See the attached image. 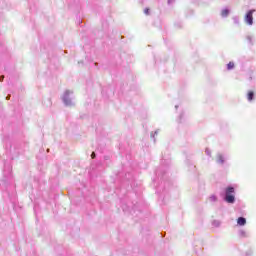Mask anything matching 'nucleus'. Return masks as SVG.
Masks as SVG:
<instances>
[{
    "label": "nucleus",
    "mask_w": 256,
    "mask_h": 256,
    "mask_svg": "<svg viewBox=\"0 0 256 256\" xmlns=\"http://www.w3.org/2000/svg\"><path fill=\"white\" fill-rule=\"evenodd\" d=\"M229 10H227V9H224V10H222V12L220 13V15H222V17H227L228 15H229Z\"/></svg>",
    "instance_id": "39448f33"
},
{
    "label": "nucleus",
    "mask_w": 256,
    "mask_h": 256,
    "mask_svg": "<svg viewBox=\"0 0 256 256\" xmlns=\"http://www.w3.org/2000/svg\"><path fill=\"white\" fill-rule=\"evenodd\" d=\"M247 99H248V101H252L254 99V92L253 91L248 92Z\"/></svg>",
    "instance_id": "20e7f679"
},
{
    "label": "nucleus",
    "mask_w": 256,
    "mask_h": 256,
    "mask_svg": "<svg viewBox=\"0 0 256 256\" xmlns=\"http://www.w3.org/2000/svg\"><path fill=\"white\" fill-rule=\"evenodd\" d=\"M214 200H216V197H213Z\"/></svg>",
    "instance_id": "1a4fd4ad"
},
{
    "label": "nucleus",
    "mask_w": 256,
    "mask_h": 256,
    "mask_svg": "<svg viewBox=\"0 0 256 256\" xmlns=\"http://www.w3.org/2000/svg\"><path fill=\"white\" fill-rule=\"evenodd\" d=\"M253 14H254V10H250L246 14L245 21L248 25H252L253 23V17H252Z\"/></svg>",
    "instance_id": "f03ea898"
},
{
    "label": "nucleus",
    "mask_w": 256,
    "mask_h": 256,
    "mask_svg": "<svg viewBox=\"0 0 256 256\" xmlns=\"http://www.w3.org/2000/svg\"><path fill=\"white\" fill-rule=\"evenodd\" d=\"M235 190L233 187H227L226 188V196L224 197V201H226L229 204H233L235 202Z\"/></svg>",
    "instance_id": "f257e3e1"
},
{
    "label": "nucleus",
    "mask_w": 256,
    "mask_h": 256,
    "mask_svg": "<svg viewBox=\"0 0 256 256\" xmlns=\"http://www.w3.org/2000/svg\"><path fill=\"white\" fill-rule=\"evenodd\" d=\"M96 158V154L93 152L91 153V159H95Z\"/></svg>",
    "instance_id": "6e6552de"
},
{
    "label": "nucleus",
    "mask_w": 256,
    "mask_h": 256,
    "mask_svg": "<svg viewBox=\"0 0 256 256\" xmlns=\"http://www.w3.org/2000/svg\"><path fill=\"white\" fill-rule=\"evenodd\" d=\"M245 224H246V218H243V217L238 218L239 226H245Z\"/></svg>",
    "instance_id": "7ed1b4c3"
},
{
    "label": "nucleus",
    "mask_w": 256,
    "mask_h": 256,
    "mask_svg": "<svg viewBox=\"0 0 256 256\" xmlns=\"http://www.w3.org/2000/svg\"><path fill=\"white\" fill-rule=\"evenodd\" d=\"M144 14H145V15H150V9H149V8H145Z\"/></svg>",
    "instance_id": "0eeeda50"
},
{
    "label": "nucleus",
    "mask_w": 256,
    "mask_h": 256,
    "mask_svg": "<svg viewBox=\"0 0 256 256\" xmlns=\"http://www.w3.org/2000/svg\"><path fill=\"white\" fill-rule=\"evenodd\" d=\"M234 67H235L234 62H230V63L227 64V69L228 70L234 69Z\"/></svg>",
    "instance_id": "423d86ee"
}]
</instances>
